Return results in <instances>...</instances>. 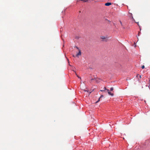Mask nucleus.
I'll return each mask as SVG.
<instances>
[{
	"mask_svg": "<svg viewBox=\"0 0 150 150\" xmlns=\"http://www.w3.org/2000/svg\"><path fill=\"white\" fill-rule=\"evenodd\" d=\"M107 92L110 95H111L112 96H113L114 95V94L112 93H111L109 91L108 89H107L106 90Z\"/></svg>",
	"mask_w": 150,
	"mask_h": 150,
	"instance_id": "nucleus-1",
	"label": "nucleus"
},
{
	"mask_svg": "<svg viewBox=\"0 0 150 150\" xmlns=\"http://www.w3.org/2000/svg\"><path fill=\"white\" fill-rule=\"evenodd\" d=\"M100 38L103 40H106L107 39V37H105L104 36H101Z\"/></svg>",
	"mask_w": 150,
	"mask_h": 150,
	"instance_id": "nucleus-2",
	"label": "nucleus"
},
{
	"mask_svg": "<svg viewBox=\"0 0 150 150\" xmlns=\"http://www.w3.org/2000/svg\"><path fill=\"white\" fill-rule=\"evenodd\" d=\"M81 51L80 50H79V52H78V53H77L76 55V57H78L79 55H81Z\"/></svg>",
	"mask_w": 150,
	"mask_h": 150,
	"instance_id": "nucleus-3",
	"label": "nucleus"
},
{
	"mask_svg": "<svg viewBox=\"0 0 150 150\" xmlns=\"http://www.w3.org/2000/svg\"><path fill=\"white\" fill-rule=\"evenodd\" d=\"M111 4V3H107L105 4V5L106 6H109Z\"/></svg>",
	"mask_w": 150,
	"mask_h": 150,
	"instance_id": "nucleus-4",
	"label": "nucleus"
},
{
	"mask_svg": "<svg viewBox=\"0 0 150 150\" xmlns=\"http://www.w3.org/2000/svg\"><path fill=\"white\" fill-rule=\"evenodd\" d=\"M104 88V90H100V91H102V92H107L106 90L107 89H106L105 87Z\"/></svg>",
	"mask_w": 150,
	"mask_h": 150,
	"instance_id": "nucleus-5",
	"label": "nucleus"
},
{
	"mask_svg": "<svg viewBox=\"0 0 150 150\" xmlns=\"http://www.w3.org/2000/svg\"><path fill=\"white\" fill-rule=\"evenodd\" d=\"M103 95H102L100 96V98H99L98 100L97 101H96V103H98L99 101H100V99L101 98H103Z\"/></svg>",
	"mask_w": 150,
	"mask_h": 150,
	"instance_id": "nucleus-6",
	"label": "nucleus"
},
{
	"mask_svg": "<svg viewBox=\"0 0 150 150\" xmlns=\"http://www.w3.org/2000/svg\"><path fill=\"white\" fill-rule=\"evenodd\" d=\"M81 1H83L84 2H87L88 0H81Z\"/></svg>",
	"mask_w": 150,
	"mask_h": 150,
	"instance_id": "nucleus-7",
	"label": "nucleus"
},
{
	"mask_svg": "<svg viewBox=\"0 0 150 150\" xmlns=\"http://www.w3.org/2000/svg\"><path fill=\"white\" fill-rule=\"evenodd\" d=\"M113 90V87L111 88L110 89V90L111 91H112Z\"/></svg>",
	"mask_w": 150,
	"mask_h": 150,
	"instance_id": "nucleus-8",
	"label": "nucleus"
},
{
	"mask_svg": "<svg viewBox=\"0 0 150 150\" xmlns=\"http://www.w3.org/2000/svg\"><path fill=\"white\" fill-rule=\"evenodd\" d=\"M144 67H144V65H143L142 66V69H144Z\"/></svg>",
	"mask_w": 150,
	"mask_h": 150,
	"instance_id": "nucleus-9",
	"label": "nucleus"
},
{
	"mask_svg": "<svg viewBox=\"0 0 150 150\" xmlns=\"http://www.w3.org/2000/svg\"><path fill=\"white\" fill-rule=\"evenodd\" d=\"M96 78H95L94 79H91V81H92L94 79H95Z\"/></svg>",
	"mask_w": 150,
	"mask_h": 150,
	"instance_id": "nucleus-10",
	"label": "nucleus"
},
{
	"mask_svg": "<svg viewBox=\"0 0 150 150\" xmlns=\"http://www.w3.org/2000/svg\"><path fill=\"white\" fill-rule=\"evenodd\" d=\"M120 22L121 24L122 25V22L121 21H120Z\"/></svg>",
	"mask_w": 150,
	"mask_h": 150,
	"instance_id": "nucleus-11",
	"label": "nucleus"
},
{
	"mask_svg": "<svg viewBox=\"0 0 150 150\" xmlns=\"http://www.w3.org/2000/svg\"><path fill=\"white\" fill-rule=\"evenodd\" d=\"M76 47L78 49H79V48L78 47L76 46Z\"/></svg>",
	"mask_w": 150,
	"mask_h": 150,
	"instance_id": "nucleus-12",
	"label": "nucleus"
},
{
	"mask_svg": "<svg viewBox=\"0 0 150 150\" xmlns=\"http://www.w3.org/2000/svg\"><path fill=\"white\" fill-rule=\"evenodd\" d=\"M77 76H78V77L79 78H80V79H81V77H79V76H78L77 75Z\"/></svg>",
	"mask_w": 150,
	"mask_h": 150,
	"instance_id": "nucleus-13",
	"label": "nucleus"
},
{
	"mask_svg": "<svg viewBox=\"0 0 150 150\" xmlns=\"http://www.w3.org/2000/svg\"><path fill=\"white\" fill-rule=\"evenodd\" d=\"M84 91H87V92H88V91H86V90H84Z\"/></svg>",
	"mask_w": 150,
	"mask_h": 150,
	"instance_id": "nucleus-14",
	"label": "nucleus"
},
{
	"mask_svg": "<svg viewBox=\"0 0 150 150\" xmlns=\"http://www.w3.org/2000/svg\"><path fill=\"white\" fill-rule=\"evenodd\" d=\"M140 78H141V76H140Z\"/></svg>",
	"mask_w": 150,
	"mask_h": 150,
	"instance_id": "nucleus-15",
	"label": "nucleus"
},
{
	"mask_svg": "<svg viewBox=\"0 0 150 150\" xmlns=\"http://www.w3.org/2000/svg\"><path fill=\"white\" fill-rule=\"evenodd\" d=\"M79 13H80V12H81V11H79Z\"/></svg>",
	"mask_w": 150,
	"mask_h": 150,
	"instance_id": "nucleus-16",
	"label": "nucleus"
},
{
	"mask_svg": "<svg viewBox=\"0 0 150 150\" xmlns=\"http://www.w3.org/2000/svg\"><path fill=\"white\" fill-rule=\"evenodd\" d=\"M90 93H91V92H90L89 93V94H90Z\"/></svg>",
	"mask_w": 150,
	"mask_h": 150,
	"instance_id": "nucleus-17",
	"label": "nucleus"
}]
</instances>
